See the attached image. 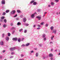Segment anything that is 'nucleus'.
Instances as JSON below:
<instances>
[{
    "instance_id": "f257e3e1",
    "label": "nucleus",
    "mask_w": 60,
    "mask_h": 60,
    "mask_svg": "<svg viewBox=\"0 0 60 60\" xmlns=\"http://www.w3.org/2000/svg\"><path fill=\"white\" fill-rule=\"evenodd\" d=\"M17 49L18 51H19L20 50V48L19 47H13V48H11L10 49L11 50V51H13L15 49Z\"/></svg>"
},
{
    "instance_id": "f03ea898",
    "label": "nucleus",
    "mask_w": 60,
    "mask_h": 60,
    "mask_svg": "<svg viewBox=\"0 0 60 60\" xmlns=\"http://www.w3.org/2000/svg\"><path fill=\"white\" fill-rule=\"evenodd\" d=\"M15 12H16V11L15 10H12L11 12V14H14Z\"/></svg>"
},
{
    "instance_id": "7ed1b4c3",
    "label": "nucleus",
    "mask_w": 60,
    "mask_h": 60,
    "mask_svg": "<svg viewBox=\"0 0 60 60\" xmlns=\"http://www.w3.org/2000/svg\"><path fill=\"white\" fill-rule=\"evenodd\" d=\"M5 4V1L4 0H2L1 1V4Z\"/></svg>"
},
{
    "instance_id": "20e7f679",
    "label": "nucleus",
    "mask_w": 60,
    "mask_h": 60,
    "mask_svg": "<svg viewBox=\"0 0 60 60\" xmlns=\"http://www.w3.org/2000/svg\"><path fill=\"white\" fill-rule=\"evenodd\" d=\"M36 18L38 19L39 20H40L41 19V16H37L36 17Z\"/></svg>"
},
{
    "instance_id": "39448f33",
    "label": "nucleus",
    "mask_w": 60,
    "mask_h": 60,
    "mask_svg": "<svg viewBox=\"0 0 60 60\" xmlns=\"http://www.w3.org/2000/svg\"><path fill=\"white\" fill-rule=\"evenodd\" d=\"M13 40V41H17L18 40V38H14L12 39Z\"/></svg>"
},
{
    "instance_id": "423d86ee",
    "label": "nucleus",
    "mask_w": 60,
    "mask_h": 60,
    "mask_svg": "<svg viewBox=\"0 0 60 60\" xmlns=\"http://www.w3.org/2000/svg\"><path fill=\"white\" fill-rule=\"evenodd\" d=\"M53 33H54V34H56V30H55L53 31Z\"/></svg>"
},
{
    "instance_id": "0eeeda50",
    "label": "nucleus",
    "mask_w": 60,
    "mask_h": 60,
    "mask_svg": "<svg viewBox=\"0 0 60 60\" xmlns=\"http://www.w3.org/2000/svg\"><path fill=\"white\" fill-rule=\"evenodd\" d=\"M0 45H4V42L3 41H1L0 42Z\"/></svg>"
},
{
    "instance_id": "6e6552de",
    "label": "nucleus",
    "mask_w": 60,
    "mask_h": 60,
    "mask_svg": "<svg viewBox=\"0 0 60 60\" xmlns=\"http://www.w3.org/2000/svg\"><path fill=\"white\" fill-rule=\"evenodd\" d=\"M49 57H53V55L52 53H50L49 55Z\"/></svg>"
},
{
    "instance_id": "1a4fd4ad",
    "label": "nucleus",
    "mask_w": 60,
    "mask_h": 60,
    "mask_svg": "<svg viewBox=\"0 0 60 60\" xmlns=\"http://www.w3.org/2000/svg\"><path fill=\"white\" fill-rule=\"evenodd\" d=\"M34 14H33L31 15V18L32 19H34Z\"/></svg>"
},
{
    "instance_id": "9d476101",
    "label": "nucleus",
    "mask_w": 60,
    "mask_h": 60,
    "mask_svg": "<svg viewBox=\"0 0 60 60\" xmlns=\"http://www.w3.org/2000/svg\"><path fill=\"white\" fill-rule=\"evenodd\" d=\"M54 38V36H51V39L52 41L53 40V38Z\"/></svg>"
},
{
    "instance_id": "9b49d317",
    "label": "nucleus",
    "mask_w": 60,
    "mask_h": 60,
    "mask_svg": "<svg viewBox=\"0 0 60 60\" xmlns=\"http://www.w3.org/2000/svg\"><path fill=\"white\" fill-rule=\"evenodd\" d=\"M6 39L7 41H9V38L8 37H6Z\"/></svg>"
},
{
    "instance_id": "f8f14e48",
    "label": "nucleus",
    "mask_w": 60,
    "mask_h": 60,
    "mask_svg": "<svg viewBox=\"0 0 60 60\" xmlns=\"http://www.w3.org/2000/svg\"><path fill=\"white\" fill-rule=\"evenodd\" d=\"M26 21V18H24L23 19V21L24 22H25Z\"/></svg>"
},
{
    "instance_id": "ddd939ff",
    "label": "nucleus",
    "mask_w": 60,
    "mask_h": 60,
    "mask_svg": "<svg viewBox=\"0 0 60 60\" xmlns=\"http://www.w3.org/2000/svg\"><path fill=\"white\" fill-rule=\"evenodd\" d=\"M30 44V43H27L26 44L25 46H26V47H27V46H29V45Z\"/></svg>"
},
{
    "instance_id": "4468645a",
    "label": "nucleus",
    "mask_w": 60,
    "mask_h": 60,
    "mask_svg": "<svg viewBox=\"0 0 60 60\" xmlns=\"http://www.w3.org/2000/svg\"><path fill=\"white\" fill-rule=\"evenodd\" d=\"M45 36H46V35L45 34H44L42 36V37L43 38H45Z\"/></svg>"
},
{
    "instance_id": "2eb2a0df",
    "label": "nucleus",
    "mask_w": 60,
    "mask_h": 60,
    "mask_svg": "<svg viewBox=\"0 0 60 60\" xmlns=\"http://www.w3.org/2000/svg\"><path fill=\"white\" fill-rule=\"evenodd\" d=\"M33 5H36L37 4V2H34L33 3Z\"/></svg>"
},
{
    "instance_id": "dca6fc26",
    "label": "nucleus",
    "mask_w": 60,
    "mask_h": 60,
    "mask_svg": "<svg viewBox=\"0 0 60 60\" xmlns=\"http://www.w3.org/2000/svg\"><path fill=\"white\" fill-rule=\"evenodd\" d=\"M4 21L5 23H6L7 22V20H6V19H5L4 20Z\"/></svg>"
},
{
    "instance_id": "f3484780",
    "label": "nucleus",
    "mask_w": 60,
    "mask_h": 60,
    "mask_svg": "<svg viewBox=\"0 0 60 60\" xmlns=\"http://www.w3.org/2000/svg\"><path fill=\"white\" fill-rule=\"evenodd\" d=\"M35 55L36 57H38V56L39 54H38V53H36Z\"/></svg>"
},
{
    "instance_id": "a211bd4d",
    "label": "nucleus",
    "mask_w": 60,
    "mask_h": 60,
    "mask_svg": "<svg viewBox=\"0 0 60 60\" xmlns=\"http://www.w3.org/2000/svg\"><path fill=\"white\" fill-rule=\"evenodd\" d=\"M20 41H21V39L20 38H19L18 39V41L20 42Z\"/></svg>"
},
{
    "instance_id": "6ab92c4d",
    "label": "nucleus",
    "mask_w": 60,
    "mask_h": 60,
    "mask_svg": "<svg viewBox=\"0 0 60 60\" xmlns=\"http://www.w3.org/2000/svg\"><path fill=\"white\" fill-rule=\"evenodd\" d=\"M47 58V57H46V56H43V59H45V58Z\"/></svg>"
},
{
    "instance_id": "aec40b11",
    "label": "nucleus",
    "mask_w": 60,
    "mask_h": 60,
    "mask_svg": "<svg viewBox=\"0 0 60 60\" xmlns=\"http://www.w3.org/2000/svg\"><path fill=\"white\" fill-rule=\"evenodd\" d=\"M17 25H21V23H20V22H18L17 24Z\"/></svg>"
},
{
    "instance_id": "412c9836",
    "label": "nucleus",
    "mask_w": 60,
    "mask_h": 60,
    "mask_svg": "<svg viewBox=\"0 0 60 60\" xmlns=\"http://www.w3.org/2000/svg\"><path fill=\"white\" fill-rule=\"evenodd\" d=\"M51 4L53 6L54 5V4H55V3L54 2H51Z\"/></svg>"
},
{
    "instance_id": "4be33fe9",
    "label": "nucleus",
    "mask_w": 60,
    "mask_h": 60,
    "mask_svg": "<svg viewBox=\"0 0 60 60\" xmlns=\"http://www.w3.org/2000/svg\"><path fill=\"white\" fill-rule=\"evenodd\" d=\"M53 26H52L50 27V28L51 30H52L53 29Z\"/></svg>"
},
{
    "instance_id": "5701e85b",
    "label": "nucleus",
    "mask_w": 60,
    "mask_h": 60,
    "mask_svg": "<svg viewBox=\"0 0 60 60\" xmlns=\"http://www.w3.org/2000/svg\"><path fill=\"white\" fill-rule=\"evenodd\" d=\"M9 10H7L6 11V13H8L9 12Z\"/></svg>"
},
{
    "instance_id": "b1692460",
    "label": "nucleus",
    "mask_w": 60,
    "mask_h": 60,
    "mask_svg": "<svg viewBox=\"0 0 60 60\" xmlns=\"http://www.w3.org/2000/svg\"><path fill=\"white\" fill-rule=\"evenodd\" d=\"M6 26V25L5 24H4L3 25V27L4 28H5Z\"/></svg>"
},
{
    "instance_id": "393cba45",
    "label": "nucleus",
    "mask_w": 60,
    "mask_h": 60,
    "mask_svg": "<svg viewBox=\"0 0 60 60\" xmlns=\"http://www.w3.org/2000/svg\"><path fill=\"white\" fill-rule=\"evenodd\" d=\"M8 36H11V34H10V33H8Z\"/></svg>"
},
{
    "instance_id": "a878e982",
    "label": "nucleus",
    "mask_w": 60,
    "mask_h": 60,
    "mask_svg": "<svg viewBox=\"0 0 60 60\" xmlns=\"http://www.w3.org/2000/svg\"><path fill=\"white\" fill-rule=\"evenodd\" d=\"M20 18H23V15H20Z\"/></svg>"
},
{
    "instance_id": "bb28decb",
    "label": "nucleus",
    "mask_w": 60,
    "mask_h": 60,
    "mask_svg": "<svg viewBox=\"0 0 60 60\" xmlns=\"http://www.w3.org/2000/svg\"><path fill=\"white\" fill-rule=\"evenodd\" d=\"M3 58V56L1 55H0V59H2Z\"/></svg>"
},
{
    "instance_id": "cd10ccee",
    "label": "nucleus",
    "mask_w": 60,
    "mask_h": 60,
    "mask_svg": "<svg viewBox=\"0 0 60 60\" xmlns=\"http://www.w3.org/2000/svg\"><path fill=\"white\" fill-rule=\"evenodd\" d=\"M4 17L2 16V17H1V19H4Z\"/></svg>"
},
{
    "instance_id": "c85d7f7f",
    "label": "nucleus",
    "mask_w": 60,
    "mask_h": 60,
    "mask_svg": "<svg viewBox=\"0 0 60 60\" xmlns=\"http://www.w3.org/2000/svg\"><path fill=\"white\" fill-rule=\"evenodd\" d=\"M47 40V38H44V41H45V40Z\"/></svg>"
},
{
    "instance_id": "c756f323",
    "label": "nucleus",
    "mask_w": 60,
    "mask_h": 60,
    "mask_svg": "<svg viewBox=\"0 0 60 60\" xmlns=\"http://www.w3.org/2000/svg\"><path fill=\"white\" fill-rule=\"evenodd\" d=\"M17 11L18 13H20V12H21L20 11V10H17Z\"/></svg>"
},
{
    "instance_id": "7c9ffc66",
    "label": "nucleus",
    "mask_w": 60,
    "mask_h": 60,
    "mask_svg": "<svg viewBox=\"0 0 60 60\" xmlns=\"http://www.w3.org/2000/svg\"><path fill=\"white\" fill-rule=\"evenodd\" d=\"M34 2V0H32L30 2V4H32V3H33Z\"/></svg>"
},
{
    "instance_id": "2f4dec72",
    "label": "nucleus",
    "mask_w": 60,
    "mask_h": 60,
    "mask_svg": "<svg viewBox=\"0 0 60 60\" xmlns=\"http://www.w3.org/2000/svg\"><path fill=\"white\" fill-rule=\"evenodd\" d=\"M24 55L23 54H22L21 55V57H24Z\"/></svg>"
},
{
    "instance_id": "473e14b6",
    "label": "nucleus",
    "mask_w": 60,
    "mask_h": 60,
    "mask_svg": "<svg viewBox=\"0 0 60 60\" xmlns=\"http://www.w3.org/2000/svg\"><path fill=\"white\" fill-rule=\"evenodd\" d=\"M15 30H13L12 32V34H14V33H15Z\"/></svg>"
},
{
    "instance_id": "72a5a7b5",
    "label": "nucleus",
    "mask_w": 60,
    "mask_h": 60,
    "mask_svg": "<svg viewBox=\"0 0 60 60\" xmlns=\"http://www.w3.org/2000/svg\"><path fill=\"white\" fill-rule=\"evenodd\" d=\"M23 30V29H20L19 30V31L20 32H21Z\"/></svg>"
},
{
    "instance_id": "f704fd0d",
    "label": "nucleus",
    "mask_w": 60,
    "mask_h": 60,
    "mask_svg": "<svg viewBox=\"0 0 60 60\" xmlns=\"http://www.w3.org/2000/svg\"><path fill=\"white\" fill-rule=\"evenodd\" d=\"M40 11H41V9H39L37 10V11H38V12Z\"/></svg>"
},
{
    "instance_id": "c9c22d12",
    "label": "nucleus",
    "mask_w": 60,
    "mask_h": 60,
    "mask_svg": "<svg viewBox=\"0 0 60 60\" xmlns=\"http://www.w3.org/2000/svg\"><path fill=\"white\" fill-rule=\"evenodd\" d=\"M17 15V14H16L15 15V16H14V18H15V17H17V15Z\"/></svg>"
},
{
    "instance_id": "e433bc0d",
    "label": "nucleus",
    "mask_w": 60,
    "mask_h": 60,
    "mask_svg": "<svg viewBox=\"0 0 60 60\" xmlns=\"http://www.w3.org/2000/svg\"><path fill=\"white\" fill-rule=\"evenodd\" d=\"M55 1L56 3H57V2H58L59 1V0H55Z\"/></svg>"
},
{
    "instance_id": "4c0bfd02",
    "label": "nucleus",
    "mask_w": 60,
    "mask_h": 60,
    "mask_svg": "<svg viewBox=\"0 0 60 60\" xmlns=\"http://www.w3.org/2000/svg\"><path fill=\"white\" fill-rule=\"evenodd\" d=\"M26 32H27V31L26 30H25L24 31V33H26Z\"/></svg>"
},
{
    "instance_id": "58836bf2",
    "label": "nucleus",
    "mask_w": 60,
    "mask_h": 60,
    "mask_svg": "<svg viewBox=\"0 0 60 60\" xmlns=\"http://www.w3.org/2000/svg\"><path fill=\"white\" fill-rule=\"evenodd\" d=\"M24 40V38H23L21 39V41H23Z\"/></svg>"
},
{
    "instance_id": "ea45409f",
    "label": "nucleus",
    "mask_w": 60,
    "mask_h": 60,
    "mask_svg": "<svg viewBox=\"0 0 60 60\" xmlns=\"http://www.w3.org/2000/svg\"><path fill=\"white\" fill-rule=\"evenodd\" d=\"M25 46H26V45H25L23 44H22V47H24Z\"/></svg>"
},
{
    "instance_id": "a19ab883",
    "label": "nucleus",
    "mask_w": 60,
    "mask_h": 60,
    "mask_svg": "<svg viewBox=\"0 0 60 60\" xmlns=\"http://www.w3.org/2000/svg\"><path fill=\"white\" fill-rule=\"evenodd\" d=\"M44 23V22H42L41 23V25H43Z\"/></svg>"
},
{
    "instance_id": "79ce46f5",
    "label": "nucleus",
    "mask_w": 60,
    "mask_h": 60,
    "mask_svg": "<svg viewBox=\"0 0 60 60\" xmlns=\"http://www.w3.org/2000/svg\"><path fill=\"white\" fill-rule=\"evenodd\" d=\"M19 19V18H16L15 20H18Z\"/></svg>"
},
{
    "instance_id": "37998d69",
    "label": "nucleus",
    "mask_w": 60,
    "mask_h": 60,
    "mask_svg": "<svg viewBox=\"0 0 60 60\" xmlns=\"http://www.w3.org/2000/svg\"><path fill=\"white\" fill-rule=\"evenodd\" d=\"M39 45L40 47H41L42 46V45L41 44H39Z\"/></svg>"
},
{
    "instance_id": "c03bdc74",
    "label": "nucleus",
    "mask_w": 60,
    "mask_h": 60,
    "mask_svg": "<svg viewBox=\"0 0 60 60\" xmlns=\"http://www.w3.org/2000/svg\"><path fill=\"white\" fill-rule=\"evenodd\" d=\"M29 25V24H26V26H28Z\"/></svg>"
},
{
    "instance_id": "a18cd8bd",
    "label": "nucleus",
    "mask_w": 60,
    "mask_h": 60,
    "mask_svg": "<svg viewBox=\"0 0 60 60\" xmlns=\"http://www.w3.org/2000/svg\"><path fill=\"white\" fill-rule=\"evenodd\" d=\"M14 52H11V55H13V54H14Z\"/></svg>"
},
{
    "instance_id": "49530a36",
    "label": "nucleus",
    "mask_w": 60,
    "mask_h": 60,
    "mask_svg": "<svg viewBox=\"0 0 60 60\" xmlns=\"http://www.w3.org/2000/svg\"><path fill=\"white\" fill-rule=\"evenodd\" d=\"M38 27H41V25H38Z\"/></svg>"
},
{
    "instance_id": "de8ad7c7",
    "label": "nucleus",
    "mask_w": 60,
    "mask_h": 60,
    "mask_svg": "<svg viewBox=\"0 0 60 60\" xmlns=\"http://www.w3.org/2000/svg\"><path fill=\"white\" fill-rule=\"evenodd\" d=\"M13 57V56H11L10 57V58H12Z\"/></svg>"
},
{
    "instance_id": "09e8293b",
    "label": "nucleus",
    "mask_w": 60,
    "mask_h": 60,
    "mask_svg": "<svg viewBox=\"0 0 60 60\" xmlns=\"http://www.w3.org/2000/svg\"><path fill=\"white\" fill-rule=\"evenodd\" d=\"M15 28L14 27H12L11 28V30H12V29H15Z\"/></svg>"
},
{
    "instance_id": "8fccbe9b",
    "label": "nucleus",
    "mask_w": 60,
    "mask_h": 60,
    "mask_svg": "<svg viewBox=\"0 0 60 60\" xmlns=\"http://www.w3.org/2000/svg\"><path fill=\"white\" fill-rule=\"evenodd\" d=\"M6 14V13L5 12H4L3 13V15H5Z\"/></svg>"
},
{
    "instance_id": "3c124183",
    "label": "nucleus",
    "mask_w": 60,
    "mask_h": 60,
    "mask_svg": "<svg viewBox=\"0 0 60 60\" xmlns=\"http://www.w3.org/2000/svg\"><path fill=\"white\" fill-rule=\"evenodd\" d=\"M5 52V50H3L2 51V52L3 53H4V52Z\"/></svg>"
},
{
    "instance_id": "603ef678",
    "label": "nucleus",
    "mask_w": 60,
    "mask_h": 60,
    "mask_svg": "<svg viewBox=\"0 0 60 60\" xmlns=\"http://www.w3.org/2000/svg\"><path fill=\"white\" fill-rule=\"evenodd\" d=\"M48 26V24H46L45 25V26Z\"/></svg>"
},
{
    "instance_id": "864d4df0",
    "label": "nucleus",
    "mask_w": 60,
    "mask_h": 60,
    "mask_svg": "<svg viewBox=\"0 0 60 60\" xmlns=\"http://www.w3.org/2000/svg\"><path fill=\"white\" fill-rule=\"evenodd\" d=\"M50 59L51 60H53V57H51L50 58Z\"/></svg>"
},
{
    "instance_id": "5fc2aeb1",
    "label": "nucleus",
    "mask_w": 60,
    "mask_h": 60,
    "mask_svg": "<svg viewBox=\"0 0 60 60\" xmlns=\"http://www.w3.org/2000/svg\"><path fill=\"white\" fill-rule=\"evenodd\" d=\"M40 29V28H37V30H39V29Z\"/></svg>"
},
{
    "instance_id": "6e6d98bb",
    "label": "nucleus",
    "mask_w": 60,
    "mask_h": 60,
    "mask_svg": "<svg viewBox=\"0 0 60 60\" xmlns=\"http://www.w3.org/2000/svg\"><path fill=\"white\" fill-rule=\"evenodd\" d=\"M11 25L12 26L13 25V24L12 23H11Z\"/></svg>"
},
{
    "instance_id": "4d7b16f0",
    "label": "nucleus",
    "mask_w": 60,
    "mask_h": 60,
    "mask_svg": "<svg viewBox=\"0 0 60 60\" xmlns=\"http://www.w3.org/2000/svg\"><path fill=\"white\" fill-rule=\"evenodd\" d=\"M45 14H44L43 16V17H45Z\"/></svg>"
},
{
    "instance_id": "13d9d810",
    "label": "nucleus",
    "mask_w": 60,
    "mask_h": 60,
    "mask_svg": "<svg viewBox=\"0 0 60 60\" xmlns=\"http://www.w3.org/2000/svg\"><path fill=\"white\" fill-rule=\"evenodd\" d=\"M34 14H37V13H36V12H35Z\"/></svg>"
},
{
    "instance_id": "bf43d9fd",
    "label": "nucleus",
    "mask_w": 60,
    "mask_h": 60,
    "mask_svg": "<svg viewBox=\"0 0 60 60\" xmlns=\"http://www.w3.org/2000/svg\"><path fill=\"white\" fill-rule=\"evenodd\" d=\"M36 26L35 25H34V26H33L34 27H35Z\"/></svg>"
},
{
    "instance_id": "052dcab7",
    "label": "nucleus",
    "mask_w": 60,
    "mask_h": 60,
    "mask_svg": "<svg viewBox=\"0 0 60 60\" xmlns=\"http://www.w3.org/2000/svg\"><path fill=\"white\" fill-rule=\"evenodd\" d=\"M47 13V12H45L44 13V14H45H45H46Z\"/></svg>"
},
{
    "instance_id": "680f3d73",
    "label": "nucleus",
    "mask_w": 60,
    "mask_h": 60,
    "mask_svg": "<svg viewBox=\"0 0 60 60\" xmlns=\"http://www.w3.org/2000/svg\"><path fill=\"white\" fill-rule=\"evenodd\" d=\"M34 52V51H31V53H33Z\"/></svg>"
},
{
    "instance_id": "e2e57ef3",
    "label": "nucleus",
    "mask_w": 60,
    "mask_h": 60,
    "mask_svg": "<svg viewBox=\"0 0 60 60\" xmlns=\"http://www.w3.org/2000/svg\"><path fill=\"white\" fill-rule=\"evenodd\" d=\"M53 43L52 42V41H51L50 42V44H51V43Z\"/></svg>"
},
{
    "instance_id": "0e129e2a",
    "label": "nucleus",
    "mask_w": 60,
    "mask_h": 60,
    "mask_svg": "<svg viewBox=\"0 0 60 60\" xmlns=\"http://www.w3.org/2000/svg\"><path fill=\"white\" fill-rule=\"evenodd\" d=\"M19 60H24V59H20Z\"/></svg>"
},
{
    "instance_id": "69168bd1",
    "label": "nucleus",
    "mask_w": 60,
    "mask_h": 60,
    "mask_svg": "<svg viewBox=\"0 0 60 60\" xmlns=\"http://www.w3.org/2000/svg\"><path fill=\"white\" fill-rule=\"evenodd\" d=\"M2 36H4V34H3Z\"/></svg>"
},
{
    "instance_id": "338daca9",
    "label": "nucleus",
    "mask_w": 60,
    "mask_h": 60,
    "mask_svg": "<svg viewBox=\"0 0 60 60\" xmlns=\"http://www.w3.org/2000/svg\"><path fill=\"white\" fill-rule=\"evenodd\" d=\"M51 6V5H48L49 7H50Z\"/></svg>"
},
{
    "instance_id": "774afa93",
    "label": "nucleus",
    "mask_w": 60,
    "mask_h": 60,
    "mask_svg": "<svg viewBox=\"0 0 60 60\" xmlns=\"http://www.w3.org/2000/svg\"><path fill=\"white\" fill-rule=\"evenodd\" d=\"M0 21L2 22V21H3V20H2V19H1L0 20Z\"/></svg>"
}]
</instances>
